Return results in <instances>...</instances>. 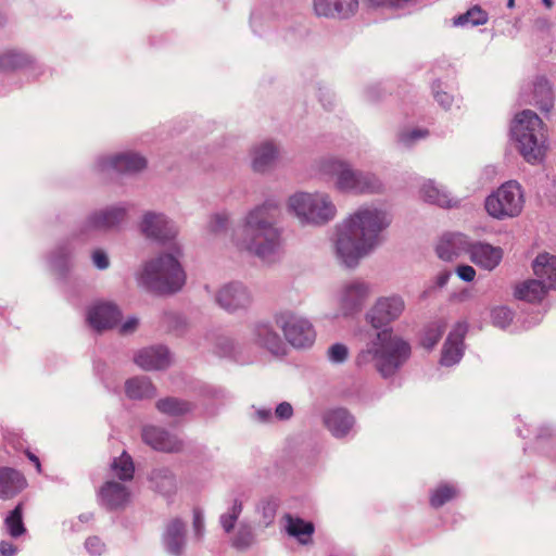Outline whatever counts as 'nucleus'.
I'll return each mask as SVG.
<instances>
[{
    "label": "nucleus",
    "mask_w": 556,
    "mask_h": 556,
    "mask_svg": "<svg viewBox=\"0 0 556 556\" xmlns=\"http://www.w3.org/2000/svg\"><path fill=\"white\" fill-rule=\"evenodd\" d=\"M390 217L377 207H361L338 225L333 248L338 261L355 267L382 241V231L390 225Z\"/></svg>",
    "instance_id": "1"
},
{
    "label": "nucleus",
    "mask_w": 556,
    "mask_h": 556,
    "mask_svg": "<svg viewBox=\"0 0 556 556\" xmlns=\"http://www.w3.org/2000/svg\"><path fill=\"white\" fill-rule=\"evenodd\" d=\"M278 216V206L270 202L249 212L242 228L233 237L238 250L263 260L277 255L280 249V232L276 227Z\"/></svg>",
    "instance_id": "2"
},
{
    "label": "nucleus",
    "mask_w": 556,
    "mask_h": 556,
    "mask_svg": "<svg viewBox=\"0 0 556 556\" xmlns=\"http://www.w3.org/2000/svg\"><path fill=\"white\" fill-rule=\"evenodd\" d=\"M409 355V344L394 336L390 329H383L358 353L356 363L359 366L372 365L381 376L389 377L395 374Z\"/></svg>",
    "instance_id": "3"
},
{
    "label": "nucleus",
    "mask_w": 556,
    "mask_h": 556,
    "mask_svg": "<svg viewBox=\"0 0 556 556\" xmlns=\"http://www.w3.org/2000/svg\"><path fill=\"white\" fill-rule=\"evenodd\" d=\"M511 132L522 157L530 164H538L545 157L547 146L544 123L539 115L525 110L516 115Z\"/></svg>",
    "instance_id": "4"
},
{
    "label": "nucleus",
    "mask_w": 556,
    "mask_h": 556,
    "mask_svg": "<svg viewBox=\"0 0 556 556\" xmlns=\"http://www.w3.org/2000/svg\"><path fill=\"white\" fill-rule=\"evenodd\" d=\"M173 253L162 254L146 264L140 280L152 291L169 293L179 290L185 283V274L177 260L179 250L170 247Z\"/></svg>",
    "instance_id": "5"
},
{
    "label": "nucleus",
    "mask_w": 556,
    "mask_h": 556,
    "mask_svg": "<svg viewBox=\"0 0 556 556\" xmlns=\"http://www.w3.org/2000/svg\"><path fill=\"white\" fill-rule=\"evenodd\" d=\"M287 208L303 224L321 226L332 220L337 207L324 192H296L289 197Z\"/></svg>",
    "instance_id": "6"
},
{
    "label": "nucleus",
    "mask_w": 556,
    "mask_h": 556,
    "mask_svg": "<svg viewBox=\"0 0 556 556\" xmlns=\"http://www.w3.org/2000/svg\"><path fill=\"white\" fill-rule=\"evenodd\" d=\"M525 202V192L521 185L515 180H509L486 197L484 206L491 217L503 220L519 216Z\"/></svg>",
    "instance_id": "7"
},
{
    "label": "nucleus",
    "mask_w": 556,
    "mask_h": 556,
    "mask_svg": "<svg viewBox=\"0 0 556 556\" xmlns=\"http://www.w3.org/2000/svg\"><path fill=\"white\" fill-rule=\"evenodd\" d=\"M326 172L334 179L340 191L352 193L376 192L380 188L378 179L370 174L353 170L346 163L332 161L326 166Z\"/></svg>",
    "instance_id": "8"
},
{
    "label": "nucleus",
    "mask_w": 556,
    "mask_h": 556,
    "mask_svg": "<svg viewBox=\"0 0 556 556\" xmlns=\"http://www.w3.org/2000/svg\"><path fill=\"white\" fill-rule=\"evenodd\" d=\"M278 326L282 329L286 339L296 348H306L315 341V330L311 323L302 317L283 314L277 319Z\"/></svg>",
    "instance_id": "9"
},
{
    "label": "nucleus",
    "mask_w": 556,
    "mask_h": 556,
    "mask_svg": "<svg viewBox=\"0 0 556 556\" xmlns=\"http://www.w3.org/2000/svg\"><path fill=\"white\" fill-rule=\"evenodd\" d=\"M370 294L369 286L361 279L344 282L338 291V305L343 315L358 312Z\"/></svg>",
    "instance_id": "10"
},
{
    "label": "nucleus",
    "mask_w": 556,
    "mask_h": 556,
    "mask_svg": "<svg viewBox=\"0 0 556 556\" xmlns=\"http://www.w3.org/2000/svg\"><path fill=\"white\" fill-rule=\"evenodd\" d=\"M404 307L405 304L401 296H383L377 300L368 313V319L374 328L379 329L397 319Z\"/></svg>",
    "instance_id": "11"
},
{
    "label": "nucleus",
    "mask_w": 556,
    "mask_h": 556,
    "mask_svg": "<svg viewBox=\"0 0 556 556\" xmlns=\"http://www.w3.org/2000/svg\"><path fill=\"white\" fill-rule=\"evenodd\" d=\"M216 302L227 311H237L247 308L251 302L252 296L249 290L239 282H231L223 286L217 294Z\"/></svg>",
    "instance_id": "12"
},
{
    "label": "nucleus",
    "mask_w": 556,
    "mask_h": 556,
    "mask_svg": "<svg viewBox=\"0 0 556 556\" xmlns=\"http://www.w3.org/2000/svg\"><path fill=\"white\" fill-rule=\"evenodd\" d=\"M357 0H313V10L317 16L328 18H348L356 13Z\"/></svg>",
    "instance_id": "13"
},
{
    "label": "nucleus",
    "mask_w": 556,
    "mask_h": 556,
    "mask_svg": "<svg viewBox=\"0 0 556 556\" xmlns=\"http://www.w3.org/2000/svg\"><path fill=\"white\" fill-rule=\"evenodd\" d=\"M471 241L463 233H445L437 245L438 256L452 262L465 254H468Z\"/></svg>",
    "instance_id": "14"
},
{
    "label": "nucleus",
    "mask_w": 556,
    "mask_h": 556,
    "mask_svg": "<svg viewBox=\"0 0 556 556\" xmlns=\"http://www.w3.org/2000/svg\"><path fill=\"white\" fill-rule=\"evenodd\" d=\"M468 254L472 263L486 270H493L503 258L502 248L481 241H471Z\"/></svg>",
    "instance_id": "15"
},
{
    "label": "nucleus",
    "mask_w": 556,
    "mask_h": 556,
    "mask_svg": "<svg viewBox=\"0 0 556 556\" xmlns=\"http://www.w3.org/2000/svg\"><path fill=\"white\" fill-rule=\"evenodd\" d=\"M468 330L466 321H459L455 325L450 332L446 342L444 343L441 363L445 366H452L459 362L463 356L464 344L463 340Z\"/></svg>",
    "instance_id": "16"
},
{
    "label": "nucleus",
    "mask_w": 556,
    "mask_h": 556,
    "mask_svg": "<svg viewBox=\"0 0 556 556\" xmlns=\"http://www.w3.org/2000/svg\"><path fill=\"white\" fill-rule=\"evenodd\" d=\"M140 229L148 238L157 240H166L175 236V230L165 216L151 212L144 214Z\"/></svg>",
    "instance_id": "17"
},
{
    "label": "nucleus",
    "mask_w": 556,
    "mask_h": 556,
    "mask_svg": "<svg viewBox=\"0 0 556 556\" xmlns=\"http://www.w3.org/2000/svg\"><path fill=\"white\" fill-rule=\"evenodd\" d=\"M119 317V311L111 303L96 304L88 313V321L97 330L112 328Z\"/></svg>",
    "instance_id": "18"
},
{
    "label": "nucleus",
    "mask_w": 556,
    "mask_h": 556,
    "mask_svg": "<svg viewBox=\"0 0 556 556\" xmlns=\"http://www.w3.org/2000/svg\"><path fill=\"white\" fill-rule=\"evenodd\" d=\"M136 364L146 369H163L169 365L168 351L164 346H151L140 350L135 356Z\"/></svg>",
    "instance_id": "19"
},
{
    "label": "nucleus",
    "mask_w": 556,
    "mask_h": 556,
    "mask_svg": "<svg viewBox=\"0 0 556 556\" xmlns=\"http://www.w3.org/2000/svg\"><path fill=\"white\" fill-rule=\"evenodd\" d=\"M533 273L546 289H556V256L539 254L533 261Z\"/></svg>",
    "instance_id": "20"
},
{
    "label": "nucleus",
    "mask_w": 556,
    "mask_h": 556,
    "mask_svg": "<svg viewBox=\"0 0 556 556\" xmlns=\"http://www.w3.org/2000/svg\"><path fill=\"white\" fill-rule=\"evenodd\" d=\"M253 341L273 354L283 352V342L279 334L267 324H257L252 329Z\"/></svg>",
    "instance_id": "21"
},
{
    "label": "nucleus",
    "mask_w": 556,
    "mask_h": 556,
    "mask_svg": "<svg viewBox=\"0 0 556 556\" xmlns=\"http://www.w3.org/2000/svg\"><path fill=\"white\" fill-rule=\"evenodd\" d=\"M142 438L154 450L174 452L180 447V443L176 438L156 427L144 428Z\"/></svg>",
    "instance_id": "22"
},
{
    "label": "nucleus",
    "mask_w": 556,
    "mask_h": 556,
    "mask_svg": "<svg viewBox=\"0 0 556 556\" xmlns=\"http://www.w3.org/2000/svg\"><path fill=\"white\" fill-rule=\"evenodd\" d=\"M146 166V160L135 153H121L109 157L102 164L103 169H115L123 173H131L142 169Z\"/></svg>",
    "instance_id": "23"
},
{
    "label": "nucleus",
    "mask_w": 556,
    "mask_h": 556,
    "mask_svg": "<svg viewBox=\"0 0 556 556\" xmlns=\"http://www.w3.org/2000/svg\"><path fill=\"white\" fill-rule=\"evenodd\" d=\"M25 486L24 477L11 468H0V498L9 500L17 495Z\"/></svg>",
    "instance_id": "24"
},
{
    "label": "nucleus",
    "mask_w": 556,
    "mask_h": 556,
    "mask_svg": "<svg viewBox=\"0 0 556 556\" xmlns=\"http://www.w3.org/2000/svg\"><path fill=\"white\" fill-rule=\"evenodd\" d=\"M547 291L538 279H527L515 286L514 295L520 301L536 303L544 299Z\"/></svg>",
    "instance_id": "25"
},
{
    "label": "nucleus",
    "mask_w": 556,
    "mask_h": 556,
    "mask_svg": "<svg viewBox=\"0 0 556 556\" xmlns=\"http://www.w3.org/2000/svg\"><path fill=\"white\" fill-rule=\"evenodd\" d=\"M125 210L122 207H112L94 213L89 218V226L96 230H106L118 225L125 218Z\"/></svg>",
    "instance_id": "26"
},
{
    "label": "nucleus",
    "mask_w": 556,
    "mask_h": 556,
    "mask_svg": "<svg viewBox=\"0 0 556 556\" xmlns=\"http://www.w3.org/2000/svg\"><path fill=\"white\" fill-rule=\"evenodd\" d=\"M325 424L336 437L345 435L353 427V417L345 409H333L326 414Z\"/></svg>",
    "instance_id": "27"
},
{
    "label": "nucleus",
    "mask_w": 556,
    "mask_h": 556,
    "mask_svg": "<svg viewBox=\"0 0 556 556\" xmlns=\"http://www.w3.org/2000/svg\"><path fill=\"white\" fill-rule=\"evenodd\" d=\"M103 503L110 508H117L129 500V492L118 482L110 481L100 491Z\"/></svg>",
    "instance_id": "28"
},
{
    "label": "nucleus",
    "mask_w": 556,
    "mask_h": 556,
    "mask_svg": "<svg viewBox=\"0 0 556 556\" xmlns=\"http://www.w3.org/2000/svg\"><path fill=\"white\" fill-rule=\"evenodd\" d=\"M286 530L290 535L296 538L301 544H308L314 533V525L299 517L287 515Z\"/></svg>",
    "instance_id": "29"
},
{
    "label": "nucleus",
    "mask_w": 556,
    "mask_h": 556,
    "mask_svg": "<svg viewBox=\"0 0 556 556\" xmlns=\"http://www.w3.org/2000/svg\"><path fill=\"white\" fill-rule=\"evenodd\" d=\"M277 156V149L273 142L266 141L253 151V167L255 170H265Z\"/></svg>",
    "instance_id": "30"
},
{
    "label": "nucleus",
    "mask_w": 556,
    "mask_h": 556,
    "mask_svg": "<svg viewBox=\"0 0 556 556\" xmlns=\"http://www.w3.org/2000/svg\"><path fill=\"white\" fill-rule=\"evenodd\" d=\"M421 197L425 201L437 204L441 207H450L453 205V199L446 190L438 188L432 181L426 182L421 190Z\"/></svg>",
    "instance_id": "31"
},
{
    "label": "nucleus",
    "mask_w": 556,
    "mask_h": 556,
    "mask_svg": "<svg viewBox=\"0 0 556 556\" xmlns=\"http://www.w3.org/2000/svg\"><path fill=\"white\" fill-rule=\"evenodd\" d=\"M126 394L130 399H146L155 395V389L146 377H138L127 380Z\"/></svg>",
    "instance_id": "32"
},
{
    "label": "nucleus",
    "mask_w": 556,
    "mask_h": 556,
    "mask_svg": "<svg viewBox=\"0 0 556 556\" xmlns=\"http://www.w3.org/2000/svg\"><path fill=\"white\" fill-rule=\"evenodd\" d=\"M184 523L179 520H174L168 525L165 544L169 553L178 555L184 546Z\"/></svg>",
    "instance_id": "33"
},
{
    "label": "nucleus",
    "mask_w": 556,
    "mask_h": 556,
    "mask_svg": "<svg viewBox=\"0 0 556 556\" xmlns=\"http://www.w3.org/2000/svg\"><path fill=\"white\" fill-rule=\"evenodd\" d=\"M4 527L12 538H18L26 532L23 523V505L21 503L7 516Z\"/></svg>",
    "instance_id": "34"
},
{
    "label": "nucleus",
    "mask_w": 556,
    "mask_h": 556,
    "mask_svg": "<svg viewBox=\"0 0 556 556\" xmlns=\"http://www.w3.org/2000/svg\"><path fill=\"white\" fill-rule=\"evenodd\" d=\"M488 22V13L480 7L476 5L469 9L465 14H460L454 18L455 26H478Z\"/></svg>",
    "instance_id": "35"
},
{
    "label": "nucleus",
    "mask_w": 556,
    "mask_h": 556,
    "mask_svg": "<svg viewBox=\"0 0 556 556\" xmlns=\"http://www.w3.org/2000/svg\"><path fill=\"white\" fill-rule=\"evenodd\" d=\"M156 406L160 412L172 416H180L191 409L189 403L172 397L159 401Z\"/></svg>",
    "instance_id": "36"
},
{
    "label": "nucleus",
    "mask_w": 556,
    "mask_h": 556,
    "mask_svg": "<svg viewBox=\"0 0 556 556\" xmlns=\"http://www.w3.org/2000/svg\"><path fill=\"white\" fill-rule=\"evenodd\" d=\"M112 470L122 480H130L134 476V464L128 454L125 452L112 464Z\"/></svg>",
    "instance_id": "37"
},
{
    "label": "nucleus",
    "mask_w": 556,
    "mask_h": 556,
    "mask_svg": "<svg viewBox=\"0 0 556 556\" xmlns=\"http://www.w3.org/2000/svg\"><path fill=\"white\" fill-rule=\"evenodd\" d=\"M456 495V489L448 484L438 486L430 498V503L434 507H440Z\"/></svg>",
    "instance_id": "38"
},
{
    "label": "nucleus",
    "mask_w": 556,
    "mask_h": 556,
    "mask_svg": "<svg viewBox=\"0 0 556 556\" xmlns=\"http://www.w3.org/2000/svg\"><path fill=\"white\" fill-rule=\"evenodd\" d=\"M535 102L547 109L552 104L553 96L551 86L546 80H540L534 86Z\"/></svg>",
    "instance_id": "39"
},
{
    "label": "nucleus",
    "mask_w": 556,
    "mask_h": 556,
    "mask_svg": "<svg viewBox=\"0 0 556 556\" xmlns=\"http://www.w3.org/2000/svg\"><path fill=\"white\" fill-rule=\"evenodd\" d=\"M444 328L445 327L441 324H433L429 326L421 337V344L426 349H432L442 337Z\"/></svg>",
    "instance_id": "40"
},
{
    "label": "nucleus",
    "mask_w": 556,
    "mask_h": 556,
    "mask_svg": "<svg viewBox=\"0 0 556 556\" xmlns=\"http://www.w3.org/2000/svg\"><path fill=\"white\" fill-rule=\"evenodd\" d=\"M26 62V56L17 51H7L0 56V67L3 70H13L22 66Z\"/></svg>",
    "instance_id": "41"
},
{
    "label": "nucleus",
    "mask_w": 556,
    "mask_h": 556,
    "mask_svg": "<svg viewBox=\"0 0 556 556\" xmlns=\"http://www.w3.org/2000/svg\"><path fill=\"white\" fill-rule=\"evenodd\" d=\"M491 317L495 326L505 328L510 324L513 319V313L509 308L501 306L492 311Z\"/></svg>",
    "instance_id": "42"
},
{
    "label": "nucleus",
    "mask_w": 556,
    "mask_h": 556,
    "mask_svg": "<svg viewBox=\"0 0 556 556\" xmlns=\"http://www.w3.org/2000/svg\"><path fill=\"white\" fill-rule=\"evenodd\" d=\"M242 505L240 502L235 501L232 507L230 508V511L228 514H225L220 518V522L223 528L226 532H229L238 519L239 515L241 514Z\"/></svg>",
    "instance_id": "43"
},
{
    "label": "nucleus",
    "mask_w": 556,
    "mask_h": 556,
    "mask_svg": "<svg viewBox=\"0 0 556 556\" xmlns=\"http://www.w3.org/2000/svg\"><path fill=\"white\" fill-rule=\"evenodd\" d=\"M253 542V533L249 527H241L233 540L237 547H247Z\"/></svg>",
    "instance_id": "44"
},
{
    "label": "nucleus",
    "mask_w": 556,
    "mask_h": 556,
    "mask_svg": "<svg viewBox=\"0 0 556 556\" xmlns=\"http://www.w3.org/2000/svg\"><path fill=\"white\" fill-rule=\"evenodd\" d=\"M328 355L330 361L334 363H341L348 356V348L340 343L333 344L332 346H330Z\"/></svg>",
    "instance_id": "45"
},
{
    "label": "nucleus",
    "mask_w": 556,
    "mask_h": 556,
    "mask_svg": "<svg viewBox=\"0 0 556 556\" xmlns=\"http://www.w3.org/2000/svg\"><path fill=\"white\" fill-rule=\"evenodd\" d=\"M228 217L225 214H216L212 217L208 229L213 233H218L227 226Z\"/></svg>",
    "instance_id": "46"
},
{
    "label": "nucleus",
    "mask_w": 556,
    "mask_h": 556,
    "mask_svg": "<svg viewBox=\"0 0 556 556\" xmlns=\"http://www.w3.org/2000/svg\"><path fill=\"white\" fill-rule=\"evenodd\" d=\"M428 135L426 130L415 129L409 132H403L400 135V141L405 144L409 146L416 140H419L421 138H425Z\"/></svg>",
    "instance_id": "47"
},
{
    "label": "nucleus",
    "mask_w": 556,
    "mask_h": 556,
    "mask_svg": "<svg viewBox=\"0 0 556 556\" xmlns=\"http://www.w3.org/2000/svg\"><path fill=\"white\" fill-rule=\"evenodd\" d=\"M457 276L467 282H470L476 277V269L470 265H459L456 268Z\"/></svg>",
    "instance_id": "48"
},
{
    "label": "nucleus",
    "mask_w": 556,
    "mask_h": 556,
    "mask_svg": "<svg viewBox=\"0 0 556 556\" xmlns=\"http://www.w3.org/2000/svg\"><path fill=\"white\" fill-rule=\"evenodd\" d=\"M292 406L287 402H282L277 406L275 410V417L278 419H288L292 416Z\"/></svg>",
    "instance_id": "49"
},
{
    "label": "nucleus",
    "mask_w": 556,
    "mask_h": 556,
    "mask_svg": "<svg viewBox=\"0 0 556 556\" xmlns=\"http://www.w3.org/2000/svg\"><path fill=\"white\" fill-rule=\"evenodd\" d=\"M103 543L101 542V540L97 536H92V538H89L87 541H86V548L89 551L90 554H101V552L103 551Z\"/></svg>",
    "instance_id": "50"
},
{
    "label": "nucleus",
    "mask_w": 556,
    "mask_h": 556,
    "mask_svg": "<svg viewBox=\"0 0 556 556\" xmlns=\"http://www.w3.org/2000/svg\"><path fill=\"white\" fill-rule=\"evenodd\" d=\"M92 261L93 264L100 269H104L109 266V258L102 251H94L92 254Z\"/></svg>",
    "instance_id": "51"
},
{
    "label": "nucleus",
    "mask_w": 556,
    "mask_h": 556,
    "mask_svg": "<svg viewBox=\"0 0 556 556\" xmlns=\"http://www.w3.org/2000/svg\"><path fill=\"white\" fill-rule=\"evenodd\" d=\"M17 552V548L14 544L8 541H2L0 543V555L1 556H13Z\"/></svg>",
    "instance_id": "52"
},
{
    "label": "nucleus",
    "mask_w": 556,
    "mask_h": 556,
    "mask_svg": "<svg viewBox=\"0 0 556 556\" xmlns=\"http://www.w3.org/2000/svg\"><path fill=\"white\" fill-rule=\"evenodd\" d=\"M137 326L138 320L136 318H129L122 325L119 331L123 334L131 333L132 331L136 330Z\"/></svg>",
    "instance_id": "53"
},
{
    "label": "nucleus",
    "mask_w": 556,
    "mask_h": 556,
    "mask_svg": "<svg viewBox=\"0 0 556 556\" xmlns=\"http://www.w3.org/2000/svg\"><path fill=\"white\" fill-rule=\"evenodd\" d=\"M437 101L443 106V108H448L452 103V98L448 93L446 92H439L437 91L435 94H434Z\"/></svg>",
    "instance_id": "54"
},
{
    "label": "nucleus",
    "mask_w": 556,
    "mask_h": 556,
    "mask_svg": "<svg viewBox=\"0 0 556 556\" xmlns=\"http://www.w3.org/2000/svg\"><path fill=\"white\" fill-rule=\"evenodd\" d=\"M450 277H451V273L448 270H443V271L439 273L435 278L437 286L440 288L445 286L446 282L448 281Z\"/></svg>",
    "instance_id": "55"
},
{
    "label": "nucleus",
    "mask_w": 556,
    "mask_h": 556,
    "mask_svg": "<svg viewBox=\"0 0 556 556\" xmlns=\"http://www.w3.org/2000/svg\"><path fill=\"white\" fill-rule=\"evenodd\" d=\"M193 525H194L195 533L198 535H201L202 528H203V518H202V515L199 511L194 513Z\"/></svg>",
    "instance_id": "56"
},
{
    "label": "nucleus",
    "mask_w": 556,
    "mask_h": 556,
    "mask_svg": "<svg viewBox=\"0 0 556 556\" xmlns=\"http://www.w3.org/2000/svg\"><path fill=\"white\" fill-rule=\"evenodd\" d=\"M276 510V505H268V508H265V515L269 519V521L273 519Z\"/></svg>",
    "instance_id": "57"
},
{
    "label": "nucleus",
    "mask_w": 556,
    "mask_h": 556,
    "mask_svg": "<svg viewBox=\"0 0 556 556\" xmlns=\"http://www.w3.org/2000/svg\"><path fill=\"white\" fill-rule=\"evenodd\" d=\"M27 455H28L29 459L36 465L37 470L40 471V462H39L38 457L33 455L31 453H28Z\"/></svg>",
    "instance_id": "58"
},
{
    "label": "nucleus",
    "mask_w": 556,
    "mask_h": 556,
    "mask_svg": "<svg viewBox=\"0 0 556 556\" xmlns=\"http://www.w3.org/2000/svg\"><path fill=\"white\" fill-rule=\"evenodd\" d=\"M258 415L261 416V418L263 420H266L267 417L271 416L270 412H263V410L258 412Z\"/></svg>",
    "instance_id": "59"
},
{
    "label": "nucleus",
    "mask_w": 556,
    "mask_h": 556,
    "mask_svg": "<svg viewBox=\"0 0 556 556\" xmlns=\"http://www.w3.org/2000/svg\"><path fill=\"white\" fill-rule=\"evenodd\" d=\"M542 1H543V3H544L547 8H552V5H553L552 0H542Z\"/></svg>",
    "instance_id": "60"
},
{
    "label": "nucleus",
    "mask_w": 556,
    "mask_h": 556,
    "mask_svg": "<svg viewBox=\"0 0 556 556\" xmlns=\"http://www.w3.org/2000/svg\"><path fill=\"white\" fill-rule=\"evenodd\" d=\"M514 3H515V1H514V0H507V5H508L509 8H513V7H514Z\"/></svg>",
    "instance_id": "61"
}]
</instances>
